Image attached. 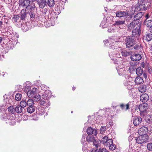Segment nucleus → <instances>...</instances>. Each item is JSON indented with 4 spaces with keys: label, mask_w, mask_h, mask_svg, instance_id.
<instances>
[{
    "label": "nucleus",
    "mask_w": 152,
    "mask_h": 152,
    "mask_svg": "<svg viewBox=\"0 0 152 152\" xmlns=\"http://www.w3.org/2000/svg\"><path fill=\"white\" fill-rule=\"evenodd\" d=\"M117 72L119 75H124L125 74L126 71L124 68H122L118 69Z\"/></svg>",
    "instance_id": "33"
},
{
    "label": "nucleus",
    "mask_w": 152,
    "mask_h": 152,
    "mask_svg": "<svg viewBox=\"0 0 152 152\" xmlns=\"http://www.w3.org/2000/svg\"><path fill=\"white\" fill-rule=\"evenodd\" d=\"M121 52L123 56H127L132 54V52L130 51H127L125 50L121 49Z\"/></svg>",
    "instance_id": "21"
},
{
    "label": "nucleus",
    "mask_w": 152,
    "mask_h": 152,
    "mask_svg": "<svg viewBox=\"0 0 152 152\" xmlns=\"http://www.w3.org/2000/svg\"><path fill=\"white\" fill-rule=\"evenodd\" d=\"M150 32L152 33V26L150 28Z\"/></svg>",
    "instance_id": "63"
},
{
    "label": "nucleus",
    "mask_w": 152,
    "mask_h": 152,
    "mask_svg": "<svg viewBox=\"0 0 152 152\" xmlns=\"http://www.w3.org/2000/svg\"><path fill=\"white\" fill-rule=\"evenodd\" d=\"M146 86L145 85H141L138 88V90L142 93H144L145 92L146 90Z\"/></svg>",
    "instance_id": "28"
},
{
    "label": "nucleus",
    "mask_w": 152,
    "mask_h": 152,
    "mask_svg": "<svg viewBox=\"0 0 152 152\" xmlns=\"http://www.w3.org/2000/svg\"><path fill=\"white\" fill-rule=\"evenodd\" d=\"M54 0H48L46 1V4H47L50 7H52L54 5Z\"/></svg>",
    "instance_id": "35"
},
{
    "label": "nucleus",
    "mask_w": 152,
    "mask_h": 152,
    "mask_svg": "<svg viewBox=\"0 0 152 152\" xmlns=\"http://www.w3.org/2000/svg\"><path fill=\"white\" fill-rule=\"evenodd\" d=\"M86 136V135L85 134H83V135L82 137L81 141L82 144H85L84 143L86 142V141L85 140Z\"/></svg>",
    "instance_id": "52"
},
{
    "label": "nucleus",
    "mask_w": 152,
    "mask_h": 152,
    "mask_svg": "<svg viewBox=\"0 0 152 152\" xmlns=\"http://www.w3.org/2000/svg\"><path fill=\"white\" fill-rule=\"evenodd\" d=\"M106 21L104 20L102 21L100 24V26H102V28H106L107 27V25L106 23Z\"/></svg>",
    "instance_id": "47"
},
{
    "label": "nucleus",
    "mask_w": 152,
    "mask_h": 152,
    "mask_svg": "<svg viewBox=\"0 0 152 152\" xmlns=\"http://www.w3.org/2000/svg\"><path fill=\"white\" fill-rule=\"evenodd\" d=\"M38 91V90L36 88H32L31 89L28 91L26 94L28 96L31 98L33 97Z\"/></svg>",
    "instance_id": "6"
},
{
    "label": "nucleus",
    "mask_w": 152,
    "mask_h": 152,
    "mask_svg": "<svg viewBox=\"0 0 152 152\" xmlns=\"http://www.w3.org/2000/svg\"><path fill=\"white\" fill-rule=\"evenodd\" d=\"M141 117L136 116L133 118V123L135 126H137L140 124L142 121Z\"/></svg>",
    "instance_id": "9"
},
{
    "label": "nucleus",
    "mask_w": 152,
    "mask_h": 152,
    "mask_svg": "<svg viewBox=\"0 0 152 152\" xmlns=\"http://www.w3.org/2000/svg\"><path fill=\"white\" fill-rule=\"evenodd\" d=\"M109 42L108 40H107V39L106 40L104 41V44L106 45V43H108Z\"/></svg>",
    "instance_id": "62"
},
{
    "label": "nucleus",
    "mask_w": 152,
    "mask_h": 152,
    "mask_svg": "<svg viewBox=\"0 0 152 152\" xmlns=\"http://www.w3.org/2000/svg\"><path fill=\"white\" fill-rule=\"evenodd\" d=\"M40 104L41 105L43 106L45 108L48 107L50 104V102L47 99L41 101Z\"/></svg>",
    "instance_id": "19"
},
{
    "label": "nucleus",
    "mask_w": 152,
    "mask_h": 152,
    "mask_svg": "<svg viewBox=\"0 0 152 152\" xmlns=\"http://www.w3.org/2000/svg\"><path fill=\"white\" fill-rule=\"evenodd\" d=\"M114 56L118 57H119L120 54L118 55V53H116L115 54H113Z\"/></svg>",
    "instance_id": "60"
},
{
    "label": "nucleus",
    "mask_w": 152,
    "mask_h": 152,
    "mask_svg": "<svg viewBox=\"0 0 152 152\" xmlns=\"http://www.w3.org/2000/svg\"><path fill=\"white\" fill-rule=\"evenodd\" d=\"M143 40H146L147 42L150 41L152 39V34L148 33L146 34L143 37Z\"/></svg>",
    "instance_id": "22"
},
{
    "label": "nucleus",
    "mask_w": 152,
    "mask_h": 152,
    "mask_svg": "<svg viewBox=\"0 0 152 152\" xmlns=\"http://www.w3.org/2000/svg\"><path fill=\"white\" fill-rule=\"evenodd\" d=\"M21 27L23 31H26L28 29L27 26L24 24H21Z\"/></svg>",
    "instance_id": "50"
},
{
    "label": "nucleus",
    "mask_w": 152,
    "mask_h": 152,
    "mask_svg": "<svg viewBox=\"0 0 152 152\" xmlns=\"http://www.w3.org/2000/svg\"><path fill=\"white\" fill-rule=\"evenodd\" d=\"M134 81L136 84H140L143 83V79L140 77H136Z\"/></svg>",
    "instance_id": "24"
},
{
    "label": "nucleus",
    "mask_w": 152,
    "mask_h": 152,
    "mask_svg": "<svg viewBox=\"0 0 152 152\" xmlns=\"http://www.w3.org/2000/svg\"><path fill=\"white\" fill-rule=\"evenodd\" d=\"M138 25L137 22H136V21H133L132 22L128 24L127 25V30L129 31H132Z\"/></svg>",
    "instance_id": "7"
},
{
    "label": "nucleus",
    "mask_w": 152,
    "mask_h": 152,
    "mask_svg": "<svg viewBox=\"0 0 152 152\" xmlns=\"http://www.w3.org/2000/svg\"><path fill=\"white\" fill-rule=\"evenodd\" d=\"M94 145L95 146L96 148H98L100 145V143L99 141L96 140V139L94 140V141L93 142Z\"/></svg>",
    "instance_id": "45"
},
{
    "label": "nucleus",
    "mask_w": 152,
    "mask_h": 152,
    "mask_svg": "<svg viewBox=\"0 0 152 152\" xmlns=\"http://www.w3.org/2000/svg\"><path fill=\"white\" fill-rule=\"evenodd\" d=\"M141 55L139 54H133L130 57L131 60L134 61H139L141 59Z\"/></svg>",
    "instance_id": "12"
},
{
    "label": "nucleus",
    "mask_w": 152,
    "mask_h": 152,
    "mask_svg": "<svg viewBox=\"0 0 152 152\" xmlns=\"http://www.w3.org/2000/svg\"><path fill=\"white\" fill-rule=\"evenodd\" d=\"M20 17V16L19 15H14L12 18V21L14 23L17 22L18 20Z\"/></svg>",
    "instance_id": "40"
},
{
    "label": "nucleus",
    "mask_w": 152,
    "mask_h": 152,
    "mask_svg": "<svg viewBox=\"0 0 152 152\" xmlns=\"http://www.w3.org/2000/svg\"><path fill=\"white\" fill-rule=\"evenodd\" d=\"M143 15V13L140 12L136 14L134 16L133 21H136L137 22L138 24H140L139 22L140 19L142 17Z\"/></svg>",
    "instance_id": "8"
},
{
    "label": "nucleus",
    "mask_w": 152,
    "mask_h": 152,
    "mask_svg": "<svg viewBox=\"0 0 152 152\" xmlns=\"http://www.w3.org/2000/svg\"><path fill=\"white\" fill-rule=\"evenodd\" d=\"M147 147L148 149L150 151H152V143H148L147 144Z\"/></svg>",
    "instance_id": "51"
},
{
    "label": "nucleus",
    "mask_w": 152,
    "mask_h": 152,
    "mask_svg": "<svg viewBox=\"0 0 152 152\" xmlns=\"http://www.w3.org/2000/svg\"><path fill=\"white\" fill-rule=\"evenodd\" d=\"M135 50H138L140 48L139 46L137 45H136L134 47Z\"/></svg>",
    "instance_id": "58"
},
{
    "label": "nucleus",
    "mask_w": 152,
    "mask_h": 152,
    "mask_svg": "<svg viewBox=\"0 0 152 152\" xmlns=\"http://www.w3.org/2000/svg\"><path fill=\"white\" fill-rule=\"evenodd\" d=\"M141 34L140 30V24H138L135 28L132 31V34L131 36H134L135 37H139V36H136L137 35L138 36L140 35Z\"/></svg>",
    "instance_id": "4"
},
{
    "label": "nucleus",
    "mask_w": 152,
    "mask_h": 152,
    "mask_svg": "<svg viewBox=\"0 0 152 152\" xmlns=\"http://www.w3.org/2000/svg\"><path fill=\"white\" fill-rule=\"evenodd\" d=\"M95 139V137L93 136H88L86 138V141L88 143L93 142Z\"/></svg>",
    "instance_id": "29"
},
{
    "label": "nucleus",
    "mask_w": 152,
    "mask_h": 152,
    "mask_svg": "<svg viewBox=\"0 0 152 152\" xmlns=\"http://www.w3.org/2000/svg\"><path fill=\"white\" fill-rule=\"evenodd\" d=\"M35 110L34 106H28L27 108V112L31 113L35 111Z\"/></svg>",
    "instance_id": "34"
},
{
    "label": "nucleus",
    "mask_w": 152,
    "mask_h": 152,
    "mask_svg": "<svg viewBox=\"0 0 152 152\" xmlns=\"http://www.w3.org/2000/svg\"><path fill=\"white\" fill-rule=\"evenodd\" d=\"M26 104L28 106H33V105L34 104V101L32 99H29L26 102Z\"/></svg>",
    "instance_id": "36"
},
{
    "label": "nucleus",
    "mask_w": 152,
    "mask_h": 152,
    "mask_svg": "<svg viewBox=\"0 0 152 152\" xmlns=\"http://www.w3.org/2000/svg\"><path fill=\"white\" fill-rule=\"evenodd\" d=\"M147 7L145 6L144 3H142L140 4L139 5L137 6L135 8V11H136L138 10V11L140 10L142 11H145L147 10Z\"/></svg>",
    "instance_id": "14"
},
{
    "label": "nucleus",
    "mask_w": 152,
    "mask_h": 152,
    "mask_svg": "<svg viewBox=\"0 0 152 152\" xmlns=\"http://www.w3.org/2000/svg\"><path fill=\"white\" fill-rule=\"evenodd\" d=\"M108 123H109V124L110 125V126H112L113 125V123L112 121L110 120L109 121Z\"/></svg>",
    "instance_id": "61"
},
{
    "label": "nucleus",
    "mask_w": 152,
    "mask_h": 152,
    "mask_svg": "<svg viewBox=\"0 0 152 152\" xmlns=\"http://www.w3.org/2000/svg\"><path fill=\"white\" fill-rule=\"evenodd\" d=\"M47 12V10L46 9H44L43 10H42V14L45 15L46 13Z\"/></svg>",
    "instance_id": "59"
},
{
    "label": "nucleus",
    "mask_w": 152,
    "mask_h": 152,
    "mask_svg": "<svg viewBox=\"0 0 152 152\" xmlns=\"http://www.w3.org/2000/svg\"><path fill=\"white\" fill-rule=\"evenodd\" d=\"M15 111L18 113H21L22 111V107L19 105L16 106L15 108Z\"/></svg>",
    "instance_id": "31"
},
{
    "label": "nucleus",
    "mask_w": 152,
    "mask_h": 152,
    "mask_svg": "<svg viewBox=\"0 0 152 152\" xmlns=\"http://www.w3.org/2000/svg\"><path fill=\"white\" fill-rule=\"evenodd\" d=\"M112 140L111 139H108V138L107 136L104 137L102 139L101 142L104 144L105 145L107 146V144L109 143H112Z\"/></svg>",
    "instance_id": "11"
},
{
    "label": "nucleus",
    "mask_w": 152,
    "mask_h": 152,
    "mask_svg": "<svg viewBox=\"0 0 152 152\" xmlns=\"http://www.w3.org/2000/svg\"><path fill=\"white\" fill-rule=\"evenodd\" d=\"M152 115H149L145 119L146 122L148 123H150L151 122V121L152 120Z\"/></svg>",
    "instance_id": "41"
},
{
    "label": "nucleus",
    "mask_w": 152,
    "mask_h": 152,
    "mask_svg": "<svg viewBox=\"0 0 152 152\" xmlns=\"http://www.w3.org/2000/svg\"><path fill=\"white\" fill-rule=\"evenodd\" d=\"M148 136L147 134H141L136 139V142L138 144H142L147 141Z\"/></svg>",
    "instance_id": "3"
},
{
    "label": "nucleus",
    "mask_w": 152,
    "mask_h": 152,
    "mask_svg": "<svg viewBox=\"0 0 152 152\" xmlns=\"http://www.w3.org/2000/svg\"><path fill=\"white\" fill-rule=\"evenodd\" d=\"M30 3V1L29 0H25L23 1L21 5L23 7H26V8L28 6L31 7L29 5Z\"/></svg>",
    "instance_id": "25"
},
{
    "label": "nucleus",
    "mask_w": 152,
    "mask_h": 152,
    "mask_svg": "<svg viewBox=\"0 0 152 152\" xmlns=\"http://www.w3.org/2000/svg\"><path fill=\"white\" fill-rule=\"evenodd\" d=\"M29 12V11L26 10H26H24V9H22L21 11L20 12V19L22 20H24L26 18V15L27 13L28 14Z\"/></svg>",
    "instance_id": "17"
},
{
    "label": "nucleus",
    "mask_w": 152,
    "mask_h": 152,
    "mask_svg": "<svg viewBox=\"0 0 152 152\" xmlns=\"http://www.w3.org/2000/svg\"><path fill=\"white\" fill-rule=\"evenodd\" d=\"M9 111L10 112L12 113H13L15 112V108H13V107L10 106L8 108Z\"/></svg>",
    "instance_id": "49"
},
{
    "label": "nucleus",
    "mask_w": 152,
    "mask_h": 152,
    "mask_svg": "<svg viewBox=\"0 0 152 152\" xmlns=\"http://www.w3.org/2000/svg\"><path fill=\"white\" fill-rule=\"evenodd\" d=\"M116 16L117 17L121 18L122 17H125V20L127 21H129V19H128L127 16L129 15V14L128 12L127 11H124L123 10H120L117 11L115 13Z\"/></svg>",
    "instance_id": "2"
},
{
    "label": "nucleus",
    "mask_w": 152,
    "mask_h": 152,
    "mask_svg": "<svg viewBox=\"0 0 152 152\" xmlns=\"http://www.w3.org/2000/svg\"><path fill=\"white\" fill-rule=\"evenodd\" d=\"M107 146L109 145V149L111 150H114L116 148V146L114 144H113V140H112V142L111 144L108 143V144H107Z\"/></svg>",
    "instance_id": "37"
},
{
    "label": "nucleus",
    "mask_w": 152,
    "mask_h": 152,
    "mask_svg": "<svg viewBox=\"0 0 152 152\" xmlns=\"http://www.w3.org/2000/svg\"><path fill=\"white\" fill-rule=\"evenodd\" d=\"M27 105L26 102L25 100L22 101L20 103V106L22 107V108H24Z\"/></svg>",
    "instance_id": "44"
},
{
    "label": "nucleus",
    "mask_w": 152,
    "mask_h": 152,
    "mask_svg": "<svg viewBox=\"0 0 152 152\" xmlns=\"http://www.w3.org/2000/svg\"><path fill=\"white\" fill-rule=\"evenodd\" d=\"M87 133L89 135H91L92 134L96 136L97 135V131L96 129H93L91 127H89L87 129Z\"/></svg>",
    "instance_id": "13"
},
{
    "label": "nucleus",
    "mask_w": 152,
    "mask_h": 152,
    "mask_svg": "<svg viewBox=\"0 0 152 152\" xmlns=\"http://www.w3.org/2000/svg\"><path fill=\"white\" fill-rule=\"evenodd\" d=\"M140 114L141 117L145 118L149 115L148 114L147 111L140 113Z\"/></svg>",
    "instance_id": "43"
},
{
    "label": "nucleus",
    "mask_w": 152,
    "mask_h": 152,
    "mask_svg": "<svg viewBox=\"0 0 152 152\" xmlns=\"http://www.w3.org/2000/svg\"><path fill=\"white\" fill-rule=\"evenodd\" d=\"M87 145L86 143L84 144L82 148L83 150V151H85L86 149L87 148Z\"/></svg>",
    "instance_id": "55"
},
{
    "label": "nucleus",
    "mask_w": 152,
    "mask_h": 152,
    "mask_svg": "<svg viewBox=\"0 0 152 152\" xmlns=\"http://www.w3.org/2000/svg\"><path fill=\"white\" fill-rule=\"evenodd\" d=\"M12 29V28L11 27H8V30L9 29L10 30V31H11V30ZM10 34L12 35V34L13 35V37H12V36H11V37H12V38H13L12 39L13 40L15 39V38L14 39V37H15V36H16V38H18V35L16 34L15 33L13 32H12V31H10Z\"/></svg>",
    "instance_id": "39"
},
{
    "label": "nucleus",
    "mask_w": 152,
    "mask_h": 152,
    "mask_svg": "<svg viewBox=\"0 0 152 152\" xmlns=\"http://www.w3.org/2000/svg\"><path fill=\"white\" fill-rule=\"evenodd\" d=\"M107 129V127L105 126L101 127L100 129V131L101 134H103Z\"/></svg>",
    "instance_id": "48"
},
{
    "label": "nucleus",
    "mask_w": 152,
    "mask_h": 152,
    "mask_svg": "<svg viewBox=\"0 0 152 152\" xmlns=\"http://www.w3.org/2000/svg\"><path fill=\"white\" fill-rule=\"evenodd\" d=\"M51 94L49 90H46L43 93L42 96L43 99H47L50 97Z\"/></svg>",
    "instance_id": "16"
},
{
    "label": "nucleus",
    "mask_w": 152,
    "mask_h": 152,
    "mask_svg": "<svg viewBox=\"0 0 152 152\" xmlns=\"http://www.w3.org/2000/svg\"><path fill=\"white\" fill-rule=\"evenodd\" d=\"M31 86H26L25 87V90L27 92V91H28L30 89H31Z\"/></svg>",
    "instance_id": "54"
},
{
    "label": "nucleus",
    "mask_w": 152,
    "mask_h": 152,
    "mask_svg": "<svg viewBox=\"0 0 152 152\" xmlns=\"http://www.w3.org/2000/svg\"><path fill=\"white\" fill-rule=\"evenodd\" d=\"M36 110L37 113L39 115H43L45 112L44 108L41 106L38 107Z\"/></svg>",
    "instance_id": "23"
},
{
    "label": "nucleus",
    "mask_w": 152,
    "mask_h": 152,
    "mask_svg": "<svg viewBox=\"0 0 152 152\" xmlns=\"http://www.w3.org/2000/svg\"><path fill=\"white\" fill-rule=\"evenodd\" d=\"M7 104H9V102H6ZM8 106L7 105V104H0V112H2L4 111L5 109Z\"/></svg>",
    "instance_id": "30"
},
{
    "label": "nucleus",
    "mask_w": 152,
    "mask_h": 152,
    "mask_svg": "<svg viewBox=\"0 0 152 152\" xmlns=\"http://www.w3.org/2000/svg\"><path fill=\"white\" fill-rule=\"evenodd\" d=\"M149 1V0H141L142 3L145 4L148 3Z\"/></svg>",
    "instance_id": "57"
},
{
    "label": "nucleus",
    "mask_w": 152,
    "mask_h": 152,
    "mask_svg": "<svg viewBox=\"0 0 152 152\" xmlns=\"http://www.w3.org/2000/svg\"><path fill=\"white\" fill-rule=\"evenodd\" d=\"M125 20H118L115 21V23L113 25L114 26L123 25L125 24Z\"/></svg>",
    "instance_id": "26"
},
{
    "label": "nucleus",
    "mask_w": 152,
    "mask_h": 152,
    "mask_svg": "<svg viewBox=\"0 0 152 152\" xmlns=\"http://www.w3.org/2000/svg\"><path fill=\"white\" fill-rule=\"evenodd\" d=\"M35 7L34 6H28L26 8V10L29 11L28 14L31 18H33L35 16L36 11L34 10Z\"/></svg>",
    "instance_id": "5"
},
{
    "label": "nucleus",
    "mask_w": 152,
    "mask_h": 152,
    "mask_svg": "<svg viewBox=\"0 0 152 152\" xmlns=\"http://www.w3.org/2000/svg\"><path fill=\"white\" fill-rule=\"evenodd\" d=\"M133 102H129L125 106L124 104H121L120 105V107L122 110L124 109L125 107H126V108L125 109L126 110L129 108V107H132L133 106Z\"/></svg>",
    "instance_id": "10"
},
{
    "label": "nucleus",
    "mask_w": 152,
    "mask_h": 152,
    "mask_svg": "<svg viewBox=\"0 0 152 152\" xmlns=\"http://www.w3.org/2000/svg\"><path fill=\"white\" fill-rule=\"evenodd\" d=\"M21 94H17L15 96V100L17 101H19L21 98Z\"/></svg>",
    "instance_id": "46"
},
{
    "label": "nucleus",
    "mask_w": 152,
    "mask_h": 152,
    "mask_svg": "<svg viewBox=\"0 0 152 152\" xmlns=\"http://www.w3.org/2000/svg\"><path fill=\"white\" fill-rule=\"evenodd\" d=\"M137 37L130 36L127 37L124 39V42L127 48H130L134 46L136 43Z\"/></svg>",
    "instance_id": "1"
},
{
    "label": "nucleus",
    "mask_w": 152,
    "mask_h": 152,
    "mask_svg": "<svg viewBox=\"0 0 152 152\" xmlns=\"http://www.w3.org/2000/svg\"><path fill=\"white\" fill-rule=\"evenodd\" d=\"M3 23L2 21H0V27H1Z\"/></svg>",
    "instance_id": "64"
},
{
    "label": "nucleus",
    "mask_w": 152,
    "mask_h": 152,
    "mask_svg": "<svg viewBox=\"0 0 152 152\" xmlns=\"http://www.w3.org/2000/svg\"><path fill=\"white\" fill-rule=\"evenodd\" d=\"M32 98L34 100L37 101H39L41 99V96L39 94H36Z\"/></svg>",
    "instance_id": "42"
},
{
    "label": "nucleus",
    "mask_w": 152,
    "mask_h": 152,
    "mask_svg": "<svg viewBox=\"0 0 152 152\" xmlns=\"http://www.w3.org/2000/svg\"><path fill=\"white\" fill-rule=\"evenodd\" d=\"M114 31V29L112 28H110L107 30V32L110 33L113 32Z\"/></svg>",
    "instance_id": "53"
},
{
    "label": "nucleus",
    "mask_w": 152,
    "mask_h": 152,
    "mask_svg": "<svg viewBox=\"0 0 152 152\" xmlns=\"http://www.w3.org/2000/svg\"><path fill=\"white\" fill-rule=\"evenodd\" d=\"M146 19L144 22V25L150 28L152 26V20H147Z\"/></svg>",
    "instance_id": "27"
},
{
    "label": "nucleus",
    "mask_w": 152,
    "mask_h": 152,
    "mask_svg": "<svg viewBox=\"0 0 152 152\" xmlns=\"http://www.w3.org/2000/svg\"><path fill=\"white\" fill-rule=\"evenodd\" d=\"M6 117L5 114L2 115L1 116V118L2 120H4L6 118Z\"/></svg>",
    "instance_id": "56"
},
{
    "label": "nucleus",
    "mask_w": 152,
    "mask_h": 152,
    "mask_svg": "<svg viewBox=\"0 0 152 152\" xmlns=\"http://www.w3.org/2000/svg\"><path fill=\"white\" fill-rule=\"evenodd\" d=\"M94 152H108L107 150L105 148H100L96 149Z\"/></svg>",
    "instance_id": "38"
},
{
    "label": "nucleus",
    "mask_w": 152,
    "mask_h": 152,
    "mask_svg": "<svg viewBox=\"0 0 152 152\" xmlns=\"http://www.w3.org/2000/svg\"><path fill=\"white\" fill-rule=\"evenodd\" d=\"M148 107V105L147 103H144L140 105L139 107V109L140 113L147 111Z\"/></svg>",
    "instance_id": "15"
},
{
    "label": "nucleus",
    "mask_w": 152,
    "mask_h": 152,
    "mask_svg": "<svg viewBox=\"0 0 152 152\" xmlns=\"http://www.w3.org/2000/svg\"><path fill=\"white\" fill-rule=\"evenodd\" d=\"M148 128L147 127L143 126L140 128L138 131V133L141 134H146L148 132Z\"/></svg>",
    "instance_id": "20"
},
{
    "label": "nucleus",
    "mask_w": 152,
    "mask_h": 152,
    "mask_svg": "<svg viewBox=\"0 0 152 152\" xmlns=\"http://www.w3.org/2000/svg\"><path fill=\"white\" fill-rule=\"evenodd\" d=\"M136 74L138 75H141L143 73V70L141 67H138L136 69Z\"/></svg>",
    "instance_id": "32"
},
{
    "label": "nucleus",
    "mask_w": 152,
    "mask_h": 152,
    "mask_svg": "<svg viewBox=\"0 0 152 152\" xmlns=\"http://www.w3.org/2000/svg\"><path fill=\"white\" fill-rule=\"evenodd\" d=\"M149 98L148 95L146 94H143L140 96V99L141 101L145 102H147Z\"/></svg>",
    "instance_id": "18"
}]
</instances>
